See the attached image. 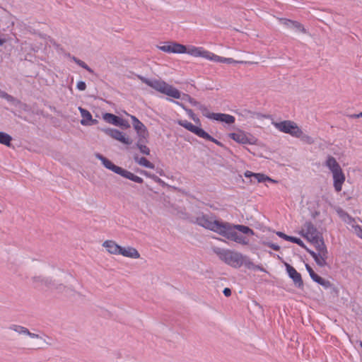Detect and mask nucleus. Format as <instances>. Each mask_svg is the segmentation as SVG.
<instances>
[{"label": "nucleus", "instance_id": "f257e3e1", "mask_svg": "<svg viewBox=\"0 0 362 362\" xmlns=\"http://www.w3.org/2000/svg\"><path fill=\"white\" fill-rule=\"evenodd\" d=\"M138 78L145 84L168 96L175 99H181L188 102L192 98L189 95L186 93H181L180 91L176 88L169 85L163 81L158 79H149L142 76H138Z\"/></svg>", "mask_w": 362, "mask_h": 362}, {"label": "nucleus", "instance_id": "f03ea898", "mask_svg": "<svg viewBox=\"0 0 362 362\" xmlns=\"http://www.w3.org/2000/svg\"><path fill=\"white\" fill-rule=\"evenodd\" d=\"M238 230L243 234L253 235L255 234L252 229L248 226L239 224H233L225 221L222 236L227 240L234 241L243 245L249 244V239L243 235L238 233Z\"/></svg>", "mask_w": 362, "mask_h": 362}, {"label": "nucleus", "instance_id": "7ed1b4c3", "mask_svg": "<svg viewBox=\"0 0 362 362\" xmlns=\"http://www.w3.org/2000/svg\"><path fill=\"white\" fill-rule=\"evenodd\" d=\"M191 222L222 236L225 221L216 219L211 214L199 211Z\"/></svg>", "mask_w": 362, "mask_h": 362}, {"label": "nucleus", "instance_id": "20e7f679", "mask_svg": "<svg viewBox=\"0 0 362 362\" xmlns=\"http://www.w3.org/2000/svg\"><path fill=\"white\" fill-rule=\"evenodd\" d=\"M95 157L102 162L104 167L106 168L107 169L112 170L115 173L118 174L122 177L130 180L134 182L139 184L143 183L144 180L141 177L133 174L130 171H128L121 167L115 165L111 160H110L103 155L100 153H96Z\"/></svg>", "mask_w": 362, "mask_h": 362}, {"label": "nucleus", "instance_id": "39448f33", "mask_svg": "<svg viewBox=\"0 0 362 362\" xmlns=\"http://www.w3.org/2000/svg\"><path fill=\"white\" fill-rule=\"evenodd\" d=\"M214 251L221 260L233 267L238 268L243 265L245 256L240 252L219 247L215 248Z\"/></svg>", "mask_w": 362, "mask_h": 362}, {"label": "nucleus", "instance_id": "423d86ee", "mask_svg": "<svg viewBox=\"0 0 362 362\" xmlns=\"http://www.w3.org/2000/svg\"><path fill=\"white\" fill-rule=\"evenodd\" d=\"M178 124L185 127L188 131L194 133L197 136H198L200 138L204 139L206 140L210 141L218 145V146L223 147V144L218 141L217 139H214L211 136H210L207 132H206L203 129L198 127L197 126H194L191 122H188L187 120H179Z\"/></svg>", "mask_w": 362, "mask_h": 362}, {"label": "nucleus", "instance_id": "0eeeda50", "mask_svg": "<svg viewBox=\"0 0 362 362\" xmlns=\"http://www.w3.org/2000/svg\"><path fill=\"white\" fill-rule=\"evenodd\" d=\"M272 124L279 131L288 134L293 137L298 136V133L300 132V128L296 122L291 120H284L280 122H273Z\"/></svg>", "mask_w": 362, "mask_h": 362}, {"label": "nucleus", "instance_id": "6e6552de", "mask_svg": "<svg viewBox=\"0 0 362 362\" xmlns=\"http://www.w3.org/2000/svg\"><path fill=\"white\" fill-rule=\"evenodd\" d=\"M228 136L237 143L241 144H255L257 141V139L253 136L241 130L234 133H230Z\"/></svg>", "mask_w": 362, "mask_h": 362}, {"label": "nucleus", "instance_id": "1a4fd4ad", "mask_svg": "<svg viewBox=\"0 0 362 362\" xmlns=\"http://www.w3.org/2000/svg\"><path fill=\"white\" fill-rule=\"evenodd\" d=\"M302 233L303 236L310 242L322 237V234L310 221L305 223L302 228Z\"/></svg>", "mask_w": 362, "mask_h": 362}, {"label": "nucleus", "instance_id": "9d476101", "mask_svg": "<svg viewBox=\"0 0 362 362\" xmlns=\"http://www.w3.org/2000/svg\"><path fill=\"white\" fill-rule=\"evenodd\" d=\"M158 48L167 53L183 54L185 53L186 46L175 42H168Z\"/></svg>", "mask_w": 362, "mask_h": 362}, {"label": "nucleus", "instance_id": "9b49d317", "mask_svg": "<svg viewBox=\"0 0 362 362\" xmlns=\"http://www.w3.org/2000/svg\"><path fill=\"white\" fill-rule=\"evenodd\" d=\"M101 130L105 132L107 135L110 136L111 138L117 140L122 144L130 145L132 144V140L129 138L126 137L123 132H120L118 129H112V128H106V129H101Z\"/></svg>", "mask_w": 362, "mask_h": 362}, {"label": "nucleus", "instance_id": "f8f14e48", "mask_svg": "<svg viewBox=\"0 0 362 362\" xmlns=\"http://www.w3.org/2000/svg\"><path fill=\"white\" fill-rule=\"evenodd\" d=\"M103 119L105 122L109 124H113L122 127L123 129H128L130 127V124L128 121L115 115L112 113H105L103 115Z\"/></svg>", "mask_w": 362, "mask_h": 362}, {"label": "nucleus", "instance_id": "ddd939ff", "mask_svg": "<svg viewBox=\"0 0 362 362\" xmlns=\"http://www.w3.org/2000/svg\"><path fill=\"white\" fill-rule=\"evenodd\" d=\"M9 329L14 331L15 332L18 333V334L28 336L29 337H30L32 339H40L42 340L43 342L47 345L51 344L49 341H46V339H43L40 335L30 332L28 328H26L23 326L18 325H11L9 327Z\"/></svg>", "mask_w": 362, "mask_h": 362}, {"label": "nucleus", "instance_id": "4468645a", "mask_svg": "<svg viewBox=\"0 0 362 362\" xmlns=\"http://www.w3.org/2000/svg\"><path fill=\"white\" fill-rule=\"evenodd\" d=\"M285 267L288 276L293 280L295 286L298 288L303 287V281L301 274L298 273L293 267L288 263H285Z\"/></svg>", "mask_w": 362, "mask_h": 362}, {"label": "nucleus", "instance_id": "2eb2a0df", "mask_svg": "<svg viewBox=\"0 0 362 362\" xmlns=\"http://www.w3.org/2000/svg\"><path fill=\"white\" fill-rule=\"evenodd\" d=\"M130 117L132 120V125L136 131L139 138H148V132L145 125L135 116L131 115Z\"/></svg>", "mask_w": 362, "mask_h": 362}, {"label": "nucleus", "instance_id": "dca6fc26", "mask_svg": "<svg viewBox=\"0 0 362 362\" xmlns=\"http://www.w3.org/2000/svg\"><path fill=\"white\" fill-rule=\"evenodd\" d=\"M279 21L282 25H285L288 28L293 29L296 32L303 33H307L306 29L304 28L303 25L298 21H291L287 18H279Z\"/></svg>", "mask_w": 362, "mask_h": 362}, {"label": "nucleus", "instance_id": "f3484780", "mask_svg": "<svg viewBox=\"0 0 362 362\" xmlns=\"http://www.w3.org/2000/svg\"><path fill=\"white\" fill-rule=\"evenodd\" d=\"M185 53L193 57H201L207 59H209L211 56L210 52L204 49L202 47H197L194 46L186 47Z\"/></svg>", "mask_w": 362, "mask_h": 362}, {"label": "nucleus", "instance_id": "a211bd4d", "mask_svg": "<svg viewBox=\"0 0 362 362\" xmlns=\"http://www.w3.org/2000/svg\"><path fill=\"white\" fill-rule=\"evenodd\" d=\"M31 281L33 286L36 288H47L48 286H49L52 284L51 278L42 276H33Z\"/></svg>", "mask_w": 362, "mask_h": 362}, {"label": "nucleus", "instance_id": "6ab92c4d", "mask_svg": "<svg viewBox=\"0 0 362 362\" xmlns=\"http://www.w3.org/2000/svg\"><path fill=\"white\" fill-rule=\"evenodd\" d=\"M332 175L334 189L337 192H339L341 190L342 185L345 181V175L342 171V169L337 172H333Z\"/></svg>", "mask_w": 362, "mask_h": 362}, {"label": "nucleus", "instance_id": "aec40b11", "mask_svg": "<svg viewBox=\"0 0 362 362\" xmlns=\"http://www.w3.org/2000/svg\"><path fill=\"white\" fill-rule=\"evenodd\" d=\"M344 221L352 228L356 235L362 239V227L357 224L356 219L346 214Z\"/></svg>", "mask_w": 362, "mask_h": 362}, {"label": "nucleus", "instance_id": "412c9836", "mask_svg": "<svg viewBox=\"0 0 362 362\" xmlns=\"http://www.w3.org/2000/svg\"><path fill=\"white\" fill-rule=\"evenodd\" d=\"M212 118L214 120L228 124H233L235 121V118L233 116L224 113H215V115H212Z\"/></svg>", "mask_w": 362, "mask_h": 362}, {"label": "nucleus", "instance_id": "4be33fe9", "mask_svg": "<svg viewBox=\"0 0 362 362\" xmlns=\"http://www.w3.org/2000/svg\"><path fill=\"white\" fill-rule=\"evenodd\" d=\"M103 246L107 249V251L112 255H119L121 250V246L113 240H105Z\"/></svg>", "mask_w": 362, "mask_h": 362}, {"label": "nucleus", "instance_id": "5701e85b", "mask_svg": "<svg viewBox=\"0 0 362 362\" xmlns=\"http://www.w3.org/2000/svg\"><path fill=\"white\" fill-rule=\"evenodd\" d=\"M119 255H122L124 257H130L133 259H138L140 257V255L137 250L132 247H121V250L119 251Z\"/></svg>", "mask_w": 362, "mask_h": 362}, {"label": "nucleus", "instance_id": "b1692460", "mask_svg": "<svg viewBox=\"0 0 362 362\" xmlns=\"http://www.w3.org/2000/svg\"><path fill=\"white\" fill-rule=\"evenodd\" d=\"M209 60L217 62H222V63H226V64H232V63H239V64H243L247 63L246 62L243 61H235L232 58H226L223 57H220L218 55H216L211 52V56L209 58Z\"/></svg>", "mask_w": 362, "mask_h": 362}, {"label": "nucleus", "instance_id": "393cba45", "mask_svg": "<svg viewBox=\"0 0 362 362\" xmlns=\"http://www.w3.org/2000/svg\"><path fill=\"white\" fill-rule=\"evenodd\" d=\"M325 165L329 169V170L333 173V172H337L341 169L339 164L337 163L336 159L332 156H329L326 160Z\"/></svg>", "mask_w": 362, "mask_h": 362}, {"label": "nucleus", "instance_id": "a878e982", "mask_svg": "<svg viewBox=\"0 0 362 362\" xmlns=\"http://www.w3.org/2000/svg\"><path fill=\"white\" fill-rule=\"evenodd\" d=\"M276 235L286 240L296 243L301 247L305 248V245H304L303 242L298 238L287 235L286 234L281 231L276 232Z\"/></svg>", "mask_w": 362, "mask_h": 362}, {"label": "nucleus", "instance_id": "bb28decb", "mask_svg": "<svg viewBox=\"0 0 362 362\" xmlns=\"http://www.w3.org/2000/svg\"><path fill=\"white\" fill-rule=\"evenodd\" d=\"M310 243L314 245L316 250H317V253H322V255H325V253H328L322 237L314 240Z\"/></svg>", "mask_w": 362, "mask_h": 362}, {"label": "nucleus", "instance_id": "cd10ccee", "mask_svg": "<svg viewBox=\"0 0 362 362\" xmlns=\"http://www.w3.org/2000/svg\"><path fill=\"white\" fill-rule=\"evenodd\" d=\"M146 142L147 138H139L136 146L141 153L148 156L150 154V149L145 145Z\"/></svg>", "mask_w": 362, "mask_h": 362}, {"label": "nucleus", "instance_id": "c85d7f7f", "mask_svg": "<svg viewBox=\"0 0 362 362\" xmlns=\"http://www.w3.org/2000/svg\"><path fill=\"white\" fill-rule=\"evenodd\" d=\"M51 282H52V284L49 286H48V287L47 288L49 291H56L57 293H62L66 288V286H64L63 284L56 282V281L53 280L52 278H51Z\"/></svg>", "mask_w": 362, "mask_h": 362}, {"label": "nucleus", "instance_id": "c756f323", "mask_svg": "<svg viewBox=\"0 0 362 362\" xmlns=\"http://www.w3.org/2000/svg\"><path fill=\"white\" fill-rule=\"evenodd\" d=\"M78 110L80 111L81 115L82 117V119L81 120V124L83 126H88V122L90 120H91L92 115L90 114V112L88 110H87L81 107H78Z\"/></svg>", "mask_w": 362, "mask_h": 362}, {"label": "nucleus", "instance_id": "7c9ffc66", "mask_svg": "<svg viewBox=\"0 0 362 362\" xmlns=\"http://www.w3.org/2000/svg\"><path fill=\"white\" fill-rule=\"evenodd\" d=\"M134 159L136 163H137L139 165H140L141 166H144V167H146V168H150V169H154V168H155L154 164L152 163L151 162H150L149 160H148L144 157L139 158L138 156H135L134 157Z\"/></svg>", "mask_w": 362, "mask_h": 362}, {"label": "nucleus", "instance_id": "2f4dec72", "mask_svg": "<svg viewBox=\"0 0 362 362\" xmlns=\"http://www.w3.org/2000/svg\"><path fill=\"white\" fill-rule=\"evenodd\" d=\"M12 137L8 134L0 132V144H4L6 146H11Z\"/></svg>", "mask_w": 362, "mask_h": 362}, {"label": "nucleus", "instance_id": "473e14b6", "mask_svg": "<svg viewBox=\"0 0 362 362\" xmlns=\"http://www.w3.org/2000/svg\"><path fill=\"white\" fill-rule=\"evenodd\" d=\"M296 138L300 139L302 141L308 144L314 143V139L309 135L304 134L301 129H300V132L298 133V136H296Z\"/></svg>", "mask_w": 362, "mask_h": 362}, {"label": "nucleus", "instance_id": "72a5a7b5", "mask_svg": "<svg viewBox=\"0 0 362 362\" xmlns=\"http://www.w3.org/2000/svg\"><path fill=\"white\" fill-rule=\"evenodd\" d=\"M328 253H325V255H322V253H317L316 256V259H314L316 264L322 267L327 264L326 259H327Z\"/></svg>", "mask_w": 362, "mask_h": 362}, {"label": "nucleus", "instance_id": "f704fd0d", "mask_svg": "<svg viewBox=\"0 0 362 362\" xmlns=\"http://www.w3.org/2000/svg\"><path fill=\"white\" fill-rule=\"evenodd\" d=\"M252 177L257 180V182H263L266 180H268V181H270V182H276L275 180H272V178H270L269 177L264 175V174H261V173H255V174H252Z\"/></svg>", "mask_w": 362, "mask_h": 362}, {"label": "nucleus", "instance_id": "c9c22d12", "mask_svg": "<svg viewBox=\"0 0 362 362\" xmlns=\"http://www.w3.org/2000/svg\"><path fill=\"white\" fill-rule=\"evenodd\" d=\"M197 109L202 112V115L204 117H206L208 119H213L212 115H215V113L210 112L206 106H205L204 105L200 104L199 105V107H197Z\"/></svg>", "mask_w": 362, "mask_h": 362}, {"label": "nucleus", "instance_id": "e433bc0d", "mask_svg": "<svg viewBox=\"0 0 362 362\" xmlns=\"http://www.w3.org/2000/svg\"><path fill=\"white\" fill-rule=\"evenodd\" d=\"M174 103H175L176 104L180 105L182 107V108H184V110L186 111L187 114L188 115V116L192 119H193L195 122H199V118L195 115V114L193 112V111L190 109H188V108H185L184 107V105H182L181 103H180L179 102H175V101H173Z\"/></svg>", "mask_w": 362, "mask_h": 362}, {"label": "nucleus", "instance_id": "4c0bfd02", "mask_svg": "<svg viewBox=\"0 0 362 362\" xmlns=\"http://www.w3.org/2000/svg\"><path fill=\"white\" fill-rule=\"evenodd\" d=\"M243 264L248 269L263 270L261 267L255 265L247 257L243 259Z\"/></svg>", "mask_w": 362, "mask_h": 362}, {"label": "nucleus", "instance_id": "58836bf2", "mask_svg": "<svg viewBox=\"0 0 362 362\" xmlns=\"http://www.w3.org/2000/svg\"><path fill=\"white\" fill-rule=\"evenodd\" d=\"M317 284L322 286L325 288H329L332 286V284L329 281L326 280L322 277L318 281Z\"/></svg>", "mask_w": 362, "mask_h": 362}, {"label": "nucleus", "instance_id": "ea45409f", "mask_svg": "<svg viewBox=\"0 0 362 362\" xmlns=\"http://www.w3.org/2000/svg\"><path fill=\"white\" fill-rule=\"evenodd\" d=\"M0 97L6 99L8 102H13L14 100V98L12 95H9L8 93H7L5 91H1V90H0Z\"/></svg>", "mask_w": 362, "mask_h": 362}, {"label": "nucleus", "instance_id": "a19ab883", "mask_svg": "<svg viewBox=\"0 0 362 362\" xmlns=\"http://www.w3.org/2000/svg\"><path fill=\"white\" fill-rule=\"evenodd\" d=\"M77 64L81 67L83 68L84 69H86V71H88L89 73H94L93 70L90 67H89L83 61L80 59L78 62H77Z\"/></svg>", "mask_w": 362, "mask_h": 362}, {"label": "nucleus", "instance_id": "79ce46f5", "mask_svg": "<svg viewBox=\"0 0 362 362\" xmlns=\"http://www.w3.org/2000/svg\"><path fill=\"white\" fill-rule=\"evenodd\" d=\"M262 245L268 246L269 247L272 248V250L275 251H279L280 250V247L278 245H276L274 243H270V242H262Z\"/></svg>", "mask_w": 362, "mask_h": 362}, {"label": "nucleus", "instance_id": "37998d69", "mask_svg": "<svg viewBox=\"0 0 362 362\" xmlns=\"http://www.w3.org/2000/svg\"><path fill=\"white\" fill-rule=\"evenodd\" d=\"M76 88L79 90H85L86 88V84L84 81H80L77 83Z\"/></svg>", "mask_w": 362, "mask_h": 362}, {"label": "nucleus", "instance_id": "c03bdc74", "mask_svg": "<svg viewBox=\"0 0 362 362\" xmlns=\"http://www.w3.org/2000/svg\"><path fill=\"white\" fill-rule=\"evenodd\" d=\"M310 278L316 283L320 279L321 276H318L315 272H310Z\"/></svg>", "mask_w": 362, "mask_h": 362}, {"label": "nucleus", "instance_id": "a18cd8bd", "mask_svg": "<svg viewBox=\"0 0 362 362\" xmlns=\"http://www.w3.org/2000/svg\"><path fill=\"white\" fill-rule=\"evenodd\" d=\"M189 103L194 107H196L197 108L199 107V105L201 104L199 102H197L196 100H194L193 98H192Z\"/></svg>", "mask_w": 362, "mask_h": 362}, {"label": "nucleus", "instance_id": "49530a36", "mask_svg": "<svg viewBox=\"0 0 362 362\" xmlns=\"http://www.w3.org/2000/svg\"><path fill=\"white\" fill-rule=\"evenodd\" d=\"M304 249L312 256L313 259H316V256L317 255V252L308 249L306 246Z\"/></svg>", "mask_w": 362, "mask_h": 362}, {"label": "nucleus", "instance_id": "de8ad7c7", "mask_svg": "<svg viewBox=\"0 0 362 362\" xmlns=\"http://www.w3.org/2000/svg\"><path fill=\"white\" fill-rule=\"evenodd\" d=\"M223 293L226 297H228L231 295V290L229 288H225Z\"/></svg>", "mask_w": 362, "mask_h": 362}, {"label": "nucleus", "instance_id": "09e8293b", "mask_svg": "<svg viewBox=\"0 0 362 362\" xmlns=\"http://www.w3.org/2000/svg\"><path fill=\"white\" fill-rule=\"evenodd\" d=\"M98 121L97 119H93V117H91V120H90L88 122V126L96 124H98Z\"/></svg>", "mask_w": 362, "mask_h": 362}, {"label": "nucleus", "instance_id": "8fccbe9b", "mask_svg": "<svg viewBox=\"0 0 362 362\" xmlns=\"http://www.w3.org/2000/svg\"><path fill=\"white\" fill-rule=\"evenodd\" d=\"M151 178H152L153 180H154L156 182H158V183L162 182V180H161L158 177H157V176H156V175H152Z\"/></svg>", "mask_w": 362, "mask_h": 362}, {"label": "nucleus", "instance_id": "3c124183", "mask_svg": "<svg viewBox=\"0 0 362 362\" xmlns=\"http://www.w3.org/2000/svg\"><path fill=\"white\" fill-rule=\"evenodd\" d=\"M305 268H306V269H307V271H308V272L309 273L310 275V272H314L313 269L308 264H305Z\"/></svg>", "mask_w": 362, "mask_h": 362}, {"label": "nucleus", "instance_id": "603ef678", "mask_svg": "<svg viewBox=\"0 0 362 362\" xmlns=\"http://www.w3.org/2000/svg\"><path fill=\"white\" fill-rule=\"evenodd\" d=\"M141 173L142 174H144V175H146V176L148 177H151H151H152V175H151V173H148V172H146V171H145V170H141Z\"/></svg>", "mask_w": 362, "mask_h": 362}, {"label": "nucleus", "instance_id": "864d4df0", "mask_svg": "<svg viewBox=\"0 0 362 362\" xmlns=\"http://www.w3.org/2000/svg\"><path fill=\"white\" fill-rule=\"evenodd\" d=\"M252 174H253V173L250 171H247V172H245V177H252Z\"/></svg>", "mask_w": 362, "mask_h": 362}, {"label": "nucleus", "instance_id": "5fc2aeb1", "mask_svg": "<svg viewBox=\"0 0 362 362\" xmlns=\"http://www.w3.org/2000/svg\"><path fill=\"white\" fill-rule=\"evenodd\" d=\"M350 117H351V118H359V117H361V116H359V114H354V115H350Z\"/></svg>", "mask_w": 362, "mask_h": 362}, {"label": "nucleus", "instance_id": "6e6d98bb", "mask_svg": "<svg viewBox=\"0 0 362 362\" xmlns=\"http://www.w3.org/2000/svg\"><path fill=\"white\" fill-rule=\"evenodd\" d=\"M5 42L6 40L0 37V46L3 45Z\"/></svg>", "mask_w": 362, "mask_h": 362}, {"label": "nucleus", "instance_id": "4d7b16f0", "mask_svg": "<svg viewBox=\"0 0 362 362\" xmlns=\"http://www.w3.org/2000/svg\"><path fill=\"white\" fill-rule=\"evenodd\" d=\"M73 61L77 64V62H78L80 59L75 57H73L72 58Z\"/></svg>", "mask_w": 362, "mask_h": 362}, {"label": "nucleus", "instance_id": "13d9d810", "mask_svg": "<svg viewBox=\"0 0 362 362\" xmlns=\"http://www.w3.org/2000/svg\"><path fill=\"white\" fill-rule=\"evenodd\" d=\"M73 61L77 64V62H78L80 59L75 57H73L72 58Z\"/></svg>", "mask_w": 362, "mask_h": 362}, {"label": "nucleus", "instance_id": "bf43d9fd", "mask_svg": "<svg viewBox=\"0 0 362 362\" xmlns=\"http://www.w3.org/2000/svg\"><path fill=\"white\" fill-rule=\"evenodd\" d=\"M359 116H361V117H362V112L359 113Z\"/></svg>", "mask_w": 362, "mask_h": 362}, {"label": "nucleus", "instance_id": "052dcab7", "mask_svg": "<svg viewBox=\"0 0 362 362\" xmlns=\"http://www.w3.org/2000/svg\"><path fill=\"white\" fill-rule=\"evenodd\" d=\"M361 346L362 347V342H361Z\"/></svg>", "mask_w": 362, "mask_h": 362}, {"label": "nucleus", "instance_id": "680f3d73", "mask_svg": "<svg viewBox=\"0 0 362 362\" xmlns=\"http://www.w3.org/2000/svg\"><path fill=\"white\" fill-rule=\"evenodd\" d=\"M0 213H1V211L0 210Z\"/></svg>", "mask_w": 362, "mask_h": 362}]
</instances>
